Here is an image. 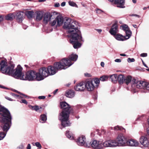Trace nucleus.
I'll return each mask as SVG.
<instances>
[{
	"mask_svg": "<svg viewBox=\"0 0 149 149\" xmlns=\"http://www.w3.org/2000/svg\"><path fill=\"white\" fill-rule=\"evenodd\" d=\"M22 68L19 65H18L15 69V72L14 68L12 70V73L10 75L17 79L23 80L33 81L36 79L37 80V73L35 71L30 70L28 71L24 75L22 72Z\"/></svg>",
	"mask_w": 149,
	"mask_h": 149,
	"instance_id": "nucleus-3",
	"label": "nucleus"
},
{
	"mask_svg": "<svg viewBox=\"0 0 149 149\" xmlns=\"http://www.w3.org/2000/svg\"><path fill=\"white\" fill-rule=\"evenodd\" d=\"M122 129H123V128L118 126H115L114 127V130H121Z\"/></svg>",
	"mask_w": 149,
	"mask_h": 149,
	"instance_id": "nucleus-37",
	"label": "nucleus"
},
{
	"mask_svg": "<svg viewBox=\"0 0 149 149\" xmlns=\"http://www.w3.org/2000/svg\"><path fill=\"white\" fill-rule=\"evenodd\" d=\"M117 80H118V82L120 84H123L125 80L124 76L122 74L119 75L118 77Z\"/></svg>",
	"mask_w": 149,
	"mask_h": 149,
	"instance_id": "nucleus-25",
	"label": "nucleus"
},
{
	"mask_svg": "<svg viewBox=\"0 0 149 149\" xmlns=\"http://www.w3.org/2000/svg\"><path fill=\"white\" fill-rule=\"evenodd\" d=\"M115 38L117 40L119 41H124L127 39L126 38V36H123L121 34L118 33L114 36Z\"/></svg>",
	"mask_w": 149,
	"mask_h": 149,
	"instance_id": "nucleus-20",
	"label": "nucleus"
},
{
	"mask_svg": "<svg viewBox=\"0 0 149 149\" xmlns=\"http://www.w3.org/2000/svg\"><path fill=\"white\" fill-rule=\"evenodd\" d=\"M149 91V83L146 82V85H145V88Z\"/></svg>",
	"mask_w": 149,
	"mask_h": 149,
	"instance_id": "nucleus-41",
	"label": "nucleus"
},
{
	"mask_svg": "<svg viewBox=\"0 0 149 149\" xmlns=\"http://www.w3.org/2000/svg\"><path fill=\"white\" fill-rule=\"evenodd\" d=\"M47 68L43 67L40 69L37 73V80L39 81L43 80L45 77L49 76Z\"/></svg>",
	"mask_w": 149,
	"mask_h": 149,
	"instance_id": "nucleus-9",
	"label": "nucleus"
},
{
	"mask_svg": "<svg viewBox=\"0 0 149 149\" xmlns=\"http://www.w3.org/2000/svg\"><path fill=\"white\" fill-rule=\"evenodd\" d=\"M6 99L10 101H12V99H11V98L7 97H6Z\"/></svg>",
	"mask_w": 149,
	"mask_h": 149,
	"instance_id": "nucleus-58",
	"label": "nucleus"
},
{
	"mask_svg": "<svg viewBox=\"0 0 149 149\" xmlns=\"http://www.w3.org/2000/svg\"><path fill=\"white\" fill-rule=\"evenodd\" d=\"M95 30H96L99 33H100L102 31V30L101 29H95Z\"/></svg>",
	"mask_w": 149,
	"mask_h": 149,
	"instance_id": "nucleus-52",
	"label": "nucleus"
},
{
	"mask_svg": "<svg viewBox=\"0 0 149 149\" xmlns=\"http://www.w3.org/2000/svg\"><path fill=\"white\" fill-rule=\"evenodd\" d=\"M47 119V116L45 114L41 115L40 121V123H45Z\"/></svg>",
	"mask_w": 149,
	"mask_h": 149,
	"instance_id": "nucleus-27",
	"label": "nucleus"
},
{
	"mask_svg": "<svg viewBox=\"0 0 149 149\" xmlns=\"http://www.w3.org/2000/svg\"><path fill=\"white\" fill-rule=\"evenodd\" d=\"M131 16H135L136 17H140V16L139 15H132Z\"/></svg>",
	"mask_w": 149,
	"mask_h": 149,
	"instance_id": "nucleus-60",
	"label": "nucleus"
},
{
	"mask_svg": "<svg viewBox=\"0 0 149 149\" xmlns=\"http://www.w3.org/2000/svg\"><path fill=\"white\" fill-rule=\"evenodd\" d=\"M132 77L130 76H128L126 78H125L124 81L125 82L126 84L128 85L129 84L131 81Z\"/></svg>",
	"mask_w": 149,
	"mask_h": 149,
	"instance_id": "nucleus-30",
	"label": "nucleus"
},
{
	"mask_svg": "<svg viewBox=\"0 0 149 149\" xmlns=\"http://www.w3.org/2000/svg\"><path fill=\"white\" fill-rule=\"evenodd\" d=\"M148 139L146 136H142L140 139V140H147Z\"/></svg>",
	"mask_w": 149,
	"mask_h": 149,
	"instance_id": "nucleus-43",
	"label": "nucleus"
},
{
	"mask_svg": "<svg viewBox=\"0 0 149 149\" xmlns=\"http://www.w3.org/2000/svg\"><path fill=\"white\" fill-rule=\"evenodd\" d=\"M142 62H143V65L146 68H148V66L144 63V62L142 61Z\"/></svg>",
	"mask_w": 149,
	"mask_h": 149,
	"instance_id": "nucleus-59",
	"label": "nucleus"
},
{
	"mask_svg": "<svg viewBox=\"0 0 149 149\" xmlns=\"http://www.w3.org/2000/svg\"><path fill=\"white\" fill-rule=\"evenodd\" d=\"M68 3L71 6L78 8V6L76 4L72 1H69L68 2Z\"/></svg>",
	"mask_w": 149,
	"mask_h": 149,
	"instance_id": "nucleus-36",
	"label": "nucleus"
},
{
	"mask_svg": "<svg viewBox=\"0 0 149 149\" xmlns=\"http://www.w3.org/2000/svg\"><path fill=\"white\" fill-rule=\"evenodd\" d=\"M14 15L11 13L8 14L5 16V19L7 20H12L14 17Z\"/></svg>",
	"mask_w": 149,
	"mask_h": 149,
	"instance_id": "nucleus-31",
	"label": "nucleus"
},
{
	"mask_svg": "<svg viewBox=\"0 0 149 149\" xmlns=\"http://www.w3.org/2000/svg\"><path fill=\"white\" fill-rule=\"evenodd\" d=\"M20 102L21 103H24L26 104H27L28 102L25 100H22L20 101Z\"/></svg>",
	"mask_w": 149,
	"mask_h": 149,
	"instance_id": "nucleus-42",
	"label": "nucleus"
},
{
	"mask_svg": "<svg viewBox=\"0 0 149 149\" xmlns=\"http://www.w3.org/2000/svg\"><path fill=\"white\" fill-rule=\"evenodd\" d=\"M110 78L112 82L115 83L117 81L118 79L117 75L116 74L112 75L110 76Z\"/></svg>",
	"mask_w": 149,
	"mask_h": 149,
	"instance_id": "nucleus-24",
	"label": "nucleus"
},
{
	"mask_svg": "<svg viewBox=\"0 0 149 149\" xmlns=\"http://www.w3.org/2000/svg\"><path fill=\"white\" fill-rule=\"evenodd\" d=\"M78 23L76 21H72L71 19H67L64 22L63 27L64 29L68 30V33L72 35L74 33H77V30H79L78 29Z\"/></svg>",
	"mask_w": 149,
	"mask_h": 149,
	"instance_id": "nucleus-4",
	"label": "nucleus"
},
{
	"mask_svg": "<svg viewBox=\"0 0 149 149\" xmlns=\"http://www.w3.org/2000/svg\"><path fill=\"white\" fill-rule=\"evenodd\" d=\"M141 56L143 57H146L147 56V53H143L141 54Z\"/></svg>",
	"mask_w": 149,
	"mask_h": 149,
	"instance_id": "nucleus-44",
	"label": "nucleus"
},
{
	"mask_svg": "<svg viewBox=\"0 0 149 149\" xmlns=\"http://www.w3.org/2000/svg\"><path fill=\"white\" fill-rule=\"evenodd\" d=\"M29 107L32 110H34L38 112L39 111V109H42V107H39L37 105H35L34 106H32L31 105L29 106Z\"/></svg>",
	"mask_w": 149,
	"mask_h": 149,
	"instance_id": "nucleus-28",
	"label": "nucleus"
},
{
	"mask_svg": "<svg viewBox=\"0 0 149 149\" xmlns=\"http://www.w3.org/2000/svg\"><path fill=\"white\" fill-rule=\"evenodd\" d=\"M67 68V67L64 66V65L62 64L61 61L54 63V66H49L47 68L49 75L55 74L56 72V70L65 69Z\"/></svg>",
	"mask_w": 149,
	"mask_h": 149,
	"instance_id": "nucleus-7",
	"label": "nucleus"
},
{
	"mask_svg": "<svg viewBox=\"0 0 149 149\" xmlns=\"http://www.w3.org/2000/svg\"><path fill=\"white\" fill-rule=\"evenodd\" d=\"M36 20L38 21L41 20L43 17V14L42 12L40 11H37L36 12Z\"/></svg>",
	"mask_w": 149,
	"mask_h": 149,
	"instance_id": "nucleus-23",
	"label": "nucleus"
},
{
	"mask_svg": "<svg viewBox=\"0 0 149 149\" xmlns=\"http://www.w3.org/2000/svg\"><path fill=\"white\" fill-rule=\"evenodd\" d=\"M87 140H76L77 143L79 146H84L86 147H89L90 146V143Z\"/></svg>",
	"mask_w": 149,
	"mask_h": 149,
	"instance_id": "nucleus-14",
	"label": "nucleus"
},
{
	"mask_svg": "<svg viewBox=\"0 0 149 149\" xmlns=\"http://www.w3.org/2000/svg\"><path fill=\"white\" fill-rule=\"evenodd\" d=\"M140 142L145 147H148L149 146V140H141Z\"/></svg>",
	"mask_w": 149,
	"mask_h": 149,
	"instance_id": "nucleus-26",
	"label": "nucleus"
},
{
	"mask_svg": "<svg viewBox=\"0 0 149 149\" xmlns=\"http://www.w3.org/2000/svg\"><path fill=\"white\" fill-rule=\"evenodd\" d=\"M101 132L102 134H105V131L104 130H101Z\"/></svg>",
	"mask_w": 149,
	"mask_h": 149,
	"instance_id": "nucleus-54",
	"label": "nucleus"
},
{
	"mask_svg": "<svg viewBox=\"0 0 149 149\" xmlns=\"http://www.w3.org/2000/svg\"><path fill=\"white\" fill-rule=\"evenodd\" d=\"M148 125H149V126L148 127V133H149V118L148 119Z\"/></svg>",
	"mask_w": 149,
	"mask_h": 149,
	"instance_id": "nucleus-62",
	"label": "nucleus"
},
{
	"mask_svg": "<svg viewBox=\"0 0 149 149\" xmlns=\"http://www.w3.org/2000/svg\"><path fill=\"white\" fill-rule=\"evenodd\" d=\"M109 78L108 76L104 75L100 77V79L102 81H107Z\"/></svg>",
	"mask_w": 149,
	"mask_h": 149,
	"instance_id": "nucleus-35",
	"label": "nucleus"
},
{
	"mask_svg": "<svg viewBox=\"0 0 149 149\" xmlns=\"http://www.w3.org/2000/svg\"><path fill=\"white\" fill-rule=\"evenodd\" d=\"M86 139L85 136L83 135H81L78 138V140H84Z\"/></svg>",
	"mask_w": 149,
	"mask_h": 149,
	"instance_id": "nucleus-38",
	"label": "nucleus"
},
{
	"mask_svg": "<svg viewBox=\"0 0 149 149\" xmlns=\"http://www.w3.org/2000/svg\"><path fill=\"white\" fill-rule=\"evenodd\" d=\"M96 12L97 13H101V12H103V11L99 9H97L96 10Z\"/></svg>",
	"mask_w": 149,
	"mask_h": 149,
	"instance_id": "nucleus-46",
	"label": "nucleus"
},
{
	"mask_svg": "<svg viewBox=\"0 0 149 149\" xmlns=\"http://www.w3.org/2000/svg\"><path fill=\"white\" fill-rule=\"evenodd\" d=\"M34 12L32 11L26 12L25 14L28 18H32Z\"/></svg>",
	"mask_w": 149,
	"mask_h": 149,
	"instance_id": "nucleus-29",
	"label": "nucleus"
},
{
	"mask_svg": "<svg viewBox=\"0 0 149 149\" xmlns=\"http://www.w3.org/2000/svg\"><path fill=\"white\" fill-rule=\"evenodd\" d=\"M120 28L125 32L126 38L127 39L129 38L131 36L132 32L130 30L128 26L124 24L120 26Z\"/></svg>",
	"mask_w": 149,
	"mask_h": 149,
	"instance_id": "nucleus-11",
	"label": "nucleus"
},
{
	"mask_svg": "<svg viewBox=\"0 0 149 149\" xmlns=\"http://www.w3.org/2000/svg\"><path fill=\"white\" fill-rule=\"evenodd\" d=\"M84 75L86 77H89L90 76V74L87 73H85Z\"/></svg>",
	"mask_w": 149,
	"mask_h": 149,
	"instance_id": "nucleus-55",
	"label": "nucleus"
},
{
	"mask_svg": "<svg viewBox=\"0 0 149 149\" xmlns=\"http://www.w3.org/2000/svg\"><path fill=\"white\" fill-rule=\"evenodd\" d=\"M117 140H126V139L125 137L122 134H120L118 135L117 137Z\"/></svg>",
	"mask_w": 149,
	"mask_h": 149,
	"instance_id": "nucleus-34",
	"label": "nucleus"
},
{
	"mask_svg": "<svg viewBox=\"0 0 149 149\" xmlns=\"http://www.w3.org/2000/svg\"><path fill=\"white\" fill-rule=\"evenodd\" d=\"M58 89H56L53 92V93L54 95L56 94L57 92L58 91Z\"/></svg>",
	"mask_w": 149,
	"mask_h": 149,
	"instance_id": "nucleus-53",
	"label": "nucleus"
},
{
	"mask_svg": "<svg viewBox=\"0 0 149 149\" xmlns=\"http://www.w3.org/2000/svg\"><path fill=\"white\" fill-rule=\"evenodd\" d=\"M22 95H23L24 97L26 98H29V97L27 96V95H25L23 94Z\"/></svg>",
	"mask_w": 149,
	"mask_h": 149,
	"instance_id": "nucleus-61",
	"label": "nucleus"
},
{
	"mask_svg": "<svg viewBox=\"0 0 149 149\" xmlns=\"http://www.w3.org/2000/svg\"><path fill=\"white\" fill-rule=\"evenodd\" d=\"M66 135L69 139H72L73 138V136L69 130L66 131Z\"/></svg>",
	"mask_w": 149,
	"mask_h": 149,
	"instance_id": "nucleus-32",
	"label": "nucleus"
},
{
	"mask_svg": "<svg viewBox=\"0 0 149 149\" xmlns=\"http://www.w3.org/2000/svg\"><path fill=\"white\" fill-rule=\"evenodd\" d=\"M85 87L88 91H92L95 88L94 85L93 80H90L87 81L85 84Z\"/></svg>",
	"mask_w": 149,
	"mask_h": 149,
	"instance_id": "nucleus-12",
	"label": "nucleus"
},
{
	"mask_svg": "<svg viewBox=\"0 0 149 149\" xmlns=\"http://www.w3.org/2000/svg\"><path fill=\"white\" fill-rule=\"evenodd\" d=\"M134 61L135 59L134 58H128L127 59V61L129 63L134 62Z\"/></svg>",
	"mask_w": 149,
	"mask_h": 149,
	"instance_id": "nucleus-39",
	"label": "nucleus"
},
{
	"mask_svg": "<svg viewBox=\"0 0 149 149\" xmlns=\"http://www.w3.org/2000/svg\"><path fill=\"white\" fill-rule=\"evenodd\" d=\"M24 13L22 12H19L16 14L17 18L19 22H21L23 19V15Z\"/></svg>",
	"mask_w": 149,
	"mask_h": 149,
	"instance_id": "nucleus-21",
	"label": "nucleus"
},
{
	"mask_svg": "<svg viewBox=\"0 0 149 149\" xmlns=\"http://www.w3.org/2000/svg\"><path fill=\"white\" fill-rule=\"evenodd\" d=\"M120 56H126V54H120Z\"/></svg>",
	"mask_w": 149,
	"mask_h": 149,
	"instance_id": "nucleus-63",
	"label": "nucleus"
},
{
	"mask_svg": "<svg viewBox=\"0 0 149 149\" xmlns=\"http://www.w3.org/2000/svg\"><path fill=\"white\" fill-rule=\"evenodd\" d=\"M92 80L93 81L94 83L96 84L95 87H97L100 83V80L98 78H96Z\"/></svg>",
	"mask_w": 149,
	"mask_h": 149,
	"instance_id": "nucleus-33",
	"label": "nucleus"
},
{
	"mask_svg": "<svg viewBox=\"0 0 149 149\" xmlns=\"http://www.w3.org/2000/svg\"><path fill=\"white\" fill-rule=\"evenodd\" d=\"M60 106L63 109L62 110L65 111H68L70 112H71L72 108L70 105L65 102H61L60 104Z\"/></svg>",
	"mask_w": 149,
	"mask_h": 149,
	"instance_id": "nucleus-13",
	"label": "nucleus"
},
{
	"mask_svg": "<svg viewBox=\"0 0 149 149\" xmlns=\"http://www.w3.org/2000/svg\"><path fill=\"white\" fill-rule=\"evenodd\" d=\"M38 98L40 100L44 99L45 98V97L44 96H39Z\"/></svg>",
	"mask_w": 149,
	"mask_h": 149,
	"instance_id": "nucleus-45",
	"label": "nucleus"
},
{
	"mask_svg": "<svg viewBox=\"0 0 149 149\" xmlns=\"http://www.w3.org/2000/svg\"><path fill=\"white\" fill-rule=\"evenodd\" d=\"M64 22L63 18L60 15H58L53 20L51 21L50 24L52 26L56 25L57 27L61 25Z\"/></svg>",
	"mask_w": 149,
	"mask_h": 149,
	"instance_id": "nucleus-10",
	"label": "nucleus"
},
{
	"mask_svg": "<svg viewBox=\"0 0 149 149\" xmlns=\"http://www.w3.org/2000/svg\"><path fill=\"white\" fill-rule=\"evenodd\" d=\"M101 66L102 67H104V63L103 62H101Z\"/></svg>",
	"mask_w": 149,
	"mask_h": 149,
	"instance_id": "nucleus-57",
	"label": "nucleus"
},
{
	"mask_svg": "<svg viewBox=\"0 0 149 149\" xmlns=\"http://www.w3.org/2000/svg\"><path fill=\"white\" fill-rule=\"evenodd\" d=\"M70 112L62 110L58 116L59 119L61 121V125L64 127L69 126L71 123L68 121L69 114Z\"/></svg>",
	"mask_w": 149,
	"mask_h": 149,
	"instance_id": "nucleus-6",
	"label": "nucleus"
},
{
	"mask_svg": "<svg viewBox=\"0 0 149 149\" xmlns=\"http://www.w3.org/2000/svg\"><path fill=\"white\" fill-rule=\"evenodd\" d=\"M36 145V146L38 147L39 148H41L42 146L41 144L39 142H37L35 143Z\"/></svg>",
	"mask_w": 149,
	"mask_h": 149,
	"instance_id": "nucleus-40",
	"label": "nucleus"
},
{
	"mask_svg": "<svg viewBox=\"0 0 149 149\" xmlns=\"http://www.w3.org/2000/svg\"><path fill=\"white\" fill-rule=\"evenodd\" d=\"M68 58V59L67 58H63L61 61L62 64L67 68L73 63L72 61H75L77 60L78 56L72 54L69 56Z\"/></svg>",
	"mask_w": 149,
	"mask_h": 149,
	"instance_id": "nucleus-8",
	"label": "nucleus"
},
{
	"mask_svg": "<svg viewBox=\"0 0 149 149\" xmlns=\"http://www.w3.org/2000/svg\"><path fill=\"white\" fill-rule=\"evenodd\" d=\"M52 15L50 13H46L44 16L43 22L44 23L47 24L51 19Z\"/></svg>",
	"mask_w": 149,
	"mask_h": 149,
	"instance_id": "nucleus-15",
	"label": "nucleus"
},
{
	"mask_svg": "<svg viewBox=\"0 0 149 149\" xmlns=\"http://www.w3.org/2000/svg\"><path fill=\"white\" fill-rule=\"evenodd\" d=\"M115 61L116 62L120 63L121 61V60L120 59H116L115 60Z\"/></svg>",
	"mask_w": 149,
	"mask_h": 149,
	"instance_id": "nucleus-48",
	"label": "nucleus"
},
{
	"mask_svg": "<svg viewBox=\"0 0 149 149\" xmlns=\"http://www.w3.org/2000/svg\"><path fill=\"white\" fill-rule=\"evenodd\" d=\"M27 26L25 25H23V27L25 29H26L27 28Z\"/></svg>",
	"mask_w": 149,
	"mask_h": 149,
	"instance_id": "nucleus-56",
	"label": "nucleus"
},
{
	"mask_svg": "<svg viewBox=\"0 0 149 149\" xmlns=\"http://www.w3.org/2000/svg\"><path fill=\"white\" fill-rule=\"evenodd\" d=\"M85 84L82 82L78 84L74 87L75 90L77 91H83L85 89Z\"/></svg>",
	"mask_w": 149,
	"mask_h": 149,
	"instance_id": "nucleus-17",
	"label": "nucleus"
},
{
	"mask_svg": "<svg viewBox=\"0 0 149 149\" xmlns=\"http://www.w3.org/2000/svg\"><path fill=\"white\" fill-rule=\"evenodd\" d=\"M12 116L9 110L4 107H0L1 127L4 132H0V140H2L11 125Z\"/></svg>",
	"mask_w": 149,
	"mask_h": 149,
	"instance_id": "nucleus-2",
	"label": "nucleus"
},
{
	"mask_svg": "<svg viewBox=\"0 0 149 149\" xmlns=\"http://www.w3.org/2000/svg\"><path fill=\"white\" fill-rule=\"evenodd\" d=\"M146 82L143 81H138L135 84V86L137 88L145 89Z\"/></svg>",
	"mask_w": 149,
	"mask_h": 149,
	"instance_id": "nucleus-16",
	"label": "nucleus"
},
{
	"mask_svg": "<svg viewBox=\"0 0 149 149\" xmlns=\"http://www.w3.org/2000/svg\"><path fill=\"white\" fill-rule=\"evenodd\" d=\"M77 33H74L73 34L70 35L71 38L70 40V43L73 45L75 49L80 48L81 45L80 42H84L80 31L77 30Z\"/></svg>",
	"mask_w": 149,
	"mask_h": 149,
	"instance_id": "nucleus-5",
	"label": "nucleus"
},
{
	"mask_svg": "<svg viewBox=\"0 0 149 149\" xmlns=\"http://www.w3.org/2000/svg\"><path fill=\"white\" fill-rule=\"evenodd\" d=\"M27 149H31V146L30 144H28L26 148Z\"/></svg>",
	"mask_w": 149,
	"mask_h": 149,
	"instance_id": "nucleus-50",
	"label": "nucleus"
},
{
	"mask_svg": "<svg viewBox=\"0 0 149 149\" xmlns=\"http://www.w3.org/2000/svg\"><path fill=\"white\" fill-rule=\"evenodd\" d=\"M132 2L134 3H136V0H132Z\"/></svg>",
	"mask_w": 149,
	"mask_h": 149,
	"instance_id": "nucleus-64",
	"label": "nucleus"
},
{
	"mask_svg": "<svg viewBox=\"0 0 149 149\" xmlns=\"http://www.w3.org/2000/svg\"><path fill=\"white\" fill-rule=\"evenodd\" d=\"M75 95V93L74 91L72 90H70L67 91L65 93V96L69 98L73 97Z\"/></svg>",
	"mask_w": 149,
	"mask_h": 149,
	"instance_id": "nucleus-22",
	"label": "nucleus"
},
{
	"mask_svg": "<svg viewBox=\"0 0 149 149\" xmlns=\"http://www.w3.org/2000/svg\"><path fill=\"white\" fill-rule=\"evenodd\" d=\"M90 146L94 149H101L103 147H114L117 146H138L139 142L137 140H106L102 143L98 140H93Z\"/></svg>",
	"mask_w": 149,
	"mask_h": 149,
	"instance_id": "nucleus-1",
	"label": "nucleus"
},
{
	"mask_svg": "<svg viewBox=\"0 0 149 149\" xmlns=\"http://www.w3.org/2000/svg\"><path fill=\"white\" fill-rule=\"evenodd\" d=\"M3 16L0 15V22H2L3 20Z\"/></svg>",
	"mask_w": 149,
	"mask_h": 149,
	"instance_id": "nucleus-47",
	"label": "nucleus"
},
{
	"mask_svg": "<svg viewBox=\"0 0 149 149\" xmlns=\"http://www.w3.org/2000/svg\"><path fill=\"white\" fill-rule=\"evenodd\" d=\"M60 6V4L59 3H56L54 5V6L55 7H58Z\"/></svg>",
	"mask_w": 149,
	"mask_h": 149,
	"instance_id": "nucleus-49",
	"label": "nucleus"
},
{
	"mask_svg": "<svg viewBox=\"0 0 149 149\" xmlns=\"http://www.w3.org/2000/svg\"><path fill=\"white\" fill-rule=\"evenodd\" d=\"M125 0H115L114 2V4L117 5V7L123 8L125 7Z\"/></svg>",
	"mask_w": 149,
	"mask_h": 149,
	"instance_id": "nucleus-19",
	"label": "nucleus"
},
{
	"mask_svg": "<svg viewBox=\"0 0 149 149\" xmlns=\"http://www.w3.org/2000/svg\"><path fill=\"white\" fill-rule=\"evenodd\" d=\"M65 5V2H63L61 4V6H64Z\"/></svg>",
	"mask_w": 149,
	"mask_h": 149,
	"instance_id": "nucleus-51",
	"label": "nucleus"
},
{
	"mask_svg": "<svg viewBox=\"0 0 149 149\" xmlns=\"http://www.w3.org/2000/svg\"><path fill=\"white\" fill-rule=\"evenodd\" d=\"M118 32V26L116 24H113L109 31V33L111 35L114 36Z\"/></svg>",
	"mask_w": 149,
	"mask_h": 149,
	"instance_id": "nucleus-18",
	"label": "nucleus"
}]
</instances>
